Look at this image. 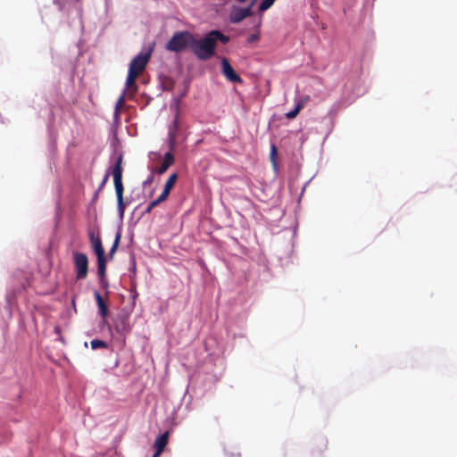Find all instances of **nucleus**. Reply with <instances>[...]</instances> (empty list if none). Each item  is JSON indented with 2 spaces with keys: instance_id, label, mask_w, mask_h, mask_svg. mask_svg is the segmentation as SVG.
I'll list each match as a JSON object with an SVG mask.
<instances>
[{
  "instance_id": "4468645a",
  "label": "nucleus",
  "mask_w": 457,
  "mask_h": 457,
  "mask_svg": "<svg viewBox=\"0 0 457 457\" xmlns=\"http://www.w3.org/2000/svg\"><path fill=\"white\" fill-rule=\"evenodd\" d=\"M277 156H278V148L274 144H272L270 145V160L272 166L275 170L278 167Z\"/></svg>"
},
{
  "instance_id": "dca6fc26",
  "label": "nucleus",
  "mask_w": 457,
  "mask_h": 457,
  "mask_svg": "<svg viewBox=\"0 0 457 457\" xmlns=\"http://www.w3.org/2000/svg\"><path fill=\"white\" fill-rule=\"evenodd\" d=\"M161 196H158L156 199L153 200L149 203L148 206L146 207L145 213H150L154 208H155L157 205H159L161 203L164 202Z\"/></svg>"
},
{
  "instance_id": "9b49d317",
  "label": "nucleus",
  "mask_w": 457,
  "mask_h": 457,
  "mask_svg": "<svg viewBox=\"0 0 457 457\" xmlns=\"http://www.w3.org/2000/svg\"><path fill=\"white\" fill-rule=\"evenodd\" d=\"M95 299L96 302V304L99 309V313L103 318H105L108 315V307L107 304L104 303L102 295L98 291H95L94 293Z\"/></svg>"
},
{
  "instance_id": "39448f33",
  "label": "nucleus",
  "mask_w": 457,
  "mask_h": 457,
  "mask_svg": "<svg viewBox=\"0 0 457 457\" xmlns=\"http://www.w3.org/2000/svg\"><path fill=\"white\" fill-rule=\"evenodd\" d=\"M179 121L178 118H175L172 126L169 129V149L170 151L164 154L163 161L161 166L157 169L159 174H163L174 162V155L172 152L177 146V133L179 131Z\"/></svg>"
},
{
  "instance_id": "ddd939ff",
  "label": "nucleus",
  "mask_w": 457,
  "mask_h": 457,
  "mask_svg": "<svg viewBox=\"0 0 457 457\" xmlns=\"http://www.w3.org/2000/svg\"><path fill=\"white\" fill-rule=\"evenodd\" d=\"M303 105L304 104H303V101L298 102L294 110L286 113V117L289 120L295 118L298 115V113L301 112V110L303 108Z\"/></svg>"
},
{
  "instance_id": "2eb2a0df",
  "label": "nucleus",
  "mask_w": 457,
  "mask_h": 457,
  "mask_svg": "<svg viewBox=\"0 0 457 457\" xmlns=\"http://www.w3.org/2000/svg\"><path fill=\"white\" fill-rule=\"evenodd\" d=\"M120 237H121V234L120 231H118L116 233V236H115V238H114V242L112 244V246L111 247L110 249V252H109V255L111 258H112L113 254L115 253L118 246H119V244H120Z\"/></svg>"
},
{
  "instance_id": "393cba45",
  "label": "nucleus",
  "mask_w": 457,
  "mask_h": 457,
  "mask_svg": "<svg viewBox=\"0 0 457 457\" xmlns=\"http://www.w3.org/2000/svg\"><path fill=\"white\" fill-rule=\"evenodd\" d=\"M55 331H56L57 333H59V331H60L59 328H55Z\"/></svg>"
},
{
  "instance_id": "bb28decb",
  "label": "nucleus",
  "mask_w": 457,
  "mask_h": 457,
  "mask_svg": "<svg viewBox=\"0 0 457 457\" xmlns=\"http://www.w3.org/2000/svg\"><path fill=\"white\" fill-rule=\"evenodd\" d=\"M76 2H78L79 0H75Z\"/></svg>"
},
{
  "instance_id": "412c9836",
  "label": "nucleus",
  "mask_w": 457,
  "mask_h": 457,
  "mask_svg": "<svg viewBox=\"0 0 457 457\" xmlns=\"http://www.w3.org/2000/svg\"><path fill=\"white\" fill-rule=\"evenodd\" d=\"M222 72L224 76L228 79V59H222Z\"/></svg>"
},
{
  "instance_id": "f03ea898",
  "label": "nucleus",
  "mask_w": 457,
  "mask_h": 457,
  "mask_svg": "<svg viewBox=\"0 0 457 457\" xmlns=\"http://www.w3.org/2000/svg\"><path fill=\"white\" fill-rule=\"evenodd\" d=\"M154 47V42L149 45L148 49L145 53H139L136 57L133 58L129 64V72L126 79V88L132 89L133 92L137 91V87L136 85V80L137 77L144 71L145 69L153 50Z\"/></svg>"
},
{
  "instance_id": "6ab92c4d",
  "label": "nucleus",
  "mask_w": 457,
  "mask_h": 457,
  "mask_svg": "<svg viewBox=\"0 0 457 457\" xmlns=\"http://www.w3.org/2000/svg\"><path fill=\"white\" fill-rule=\"evenodd\" d=\"M125 103V93H123L120 97L118 98L116 104H115V114L118 115L120 112V110L123 106Z\"/></svg>"
},
{
  "instance_id": "f3484780",
  "label": "nucleus",
  "mask_w": 457,
  "mask_h": 457,
  "mask_svg": "<svg viewBox=\"0 0 457 457\" xmlns=\"http://www.w3.org/2000/svg\"><path fill=\"white\" fill-rule=\"evenodd\" d=\"M92 349L107 348L108 345L106 342L100 339H94L90 342Z\"/></svg>"
},
{
  "instance_id": "b1692460",
  "label": "nucleus",
  "mask_w": 457,
  "mask_h": 457,
  "mask_svg": "<svg viewBox=\"0 0 457 457\" xmlns=\"http://www.w3.org/2000/svg\"><path fill=\"white\" fill-rule=\"evenodd\" d=\"M54 3L60 4V0H54Z\"/></svg>"
},
{
  "instance_id": "6e6552de",
  "label": "nucleus",
  "mask_w": 457,
  "mask_h": 457,
  "mask_svg": "<svg viewBox=\"0 0 457 457\" xmlns=\"http://www.w3.org/2000/svg\"><path fill=\"white\" fill-rule=\"evenodd\" d=\"M251 9L252 5H249L247 7H234L232 11L230 12V21L232 22H239L245 17L251 15Z\"/></svg>"
},
{
  "instance_id": "9d476101",
  "label": "nucleus",
  "mask_w": 457,
  "mask_h": 457,
  "mask_svg": "<svg viewBox=\"0 0 457 457\" xmlns=\"http://www.w3.org/2000/svg\"><path fill=\"white\" fill-rule=\"evenodd\" d=\"M177 179H178V175L176 173H172L169 177V179L165 182L164 188H163L162 194L159 195V196H161V198H162L163 200H167L171 189L173 188V187L176 183Z\"/></svg>"
},
{
  "instance_id": "a211bd4d",
  "label": "nucleus",
  "mask_w": 457,
  "mask_h": 457,
  "mask_svg": "<svg viewBox=\"0 0 457 457\" xmlns=\"http://www.w3.org/2000/svg\"><path fill=\"white\" fill-rule=\"evenodd\" d=\"M276 0H262L259 5V11L264 12L270 8Z\"/></svg>"
},
{
  "instance_id": "a878e982",
  "label": "nucleus",
  "mask_w": 457,
  "mask_h": 457,
  "mask_svg": "<svg viewBox=\"0 0 457 457\" xmlns=\"http://www.w3.org/2000/svg\"><path fill=\"white\" fill-rule=\"evenodd\" d=\"M239 2H245V0H238Z\"/></svg>"
},
{
  "instance_id": "423d86ee",
  "label": "nucleus",
  "mask_w": 457,
  "mask_h": 457,
  "mask_svg": "<svg viewBox=\"0 0 457 457\" xmlns=\"http://www.w3.org/2000/svg\"><path fill=\"white\" fill-rule=\"evenodd\" d=\"M72 256L76 279H85L88 274V258L87 254L80 252H73Z\"/></svg>"
},
{
  "instance_id": "aec40b11",
  "label": "nucleus",
  "mask_w": 457,
  "mask_h": 457,
  "mask_svg": "<svg viewBox=\"0 0 457 457\" xmlns=\"http://www.w3.org/2000/svg\"><path fill=\"white\" fill-rule=\"evenodd\" d=\"M230 82L233 83H243L240 76L234 71V69L230 66Z\"/></svg>"
},
{
  "instance_id": "1a4fd4ad",
  "label": "nucleus",
  "mask_w": 457,
  "mask_h": 457,
  "mask_svg": "<svg viewBox=\"0 0 457 457\" xmlns=\"http://www.w3.org/2000/svg\"><path fill=\"white\" fill-rule=\"evenodd\" d=\"M89 239L91 243L92 249L97 257L105 256V252L102 244V240L100 237L96 236L93 232L89 233Z\"/></svg>"
},
{
  "instance_id": "5701e85b",
  "label": "nucleus",
  "mask_w": 457,
  "mask_h": 457,
  "mask_svg": "<svg viewBox=\"0 0 457 457\" xmlns=\"http://www.w3.org/2000/svg\"><path fill=\"white\" fill-rule=\"evenodd\" d=\"M108 179H109V174L107 173V174H105V176H104L101 185L99 186V187L97 189V192L96 193V197L97 196L98 192L103 189V187H104V185L107 182Z\"/></svg>"
},
{
  "instance_id": "20e7f679",
  "label": "nucleus",
  "mask_w": 457,
  "mask_h": 457,
  "mask_svg": "<svg viewBox=\"0 0 457 457\" xmlns=\"http://www.w3.org/2000/svg\"><path fill=\"white\" fill-rule=\"evenodd\" d=\"M122 155H120L115 162L112 170V176L114 180V187L117 196L118 212L120 217L122 219L125 212V203L123 201V184H122Z\"/></svg>"
},
{
  "instance_id": "0eeeda50",
  "label": "nucleus",
  "mask_w": 457,
  "mask_h": 457,
  "mask_svg": "<svg viewBox=\"0 0 457 457\" xmlns=\"http://www.w3.org/2000/svg\"><path fill=\"white\" fill-rule=\"evenodd\" d=\"M169 431H166L162 435L159 436L154 444V448L155 449V452L153 455V457H160L164 449L166 448L168 442H169Z\"/></svg>"
},
{
  "instance_id": "7ed1b4c3",
  "label": "nucleus",
  "mask_w": 457,
  "mask_h": 457,
  "mask_svg": "<svg viewBox=\"0 0 457 457\" xmlns=\"http://www.w3.org/2000/svg\"><path fill=\"white\" fill-rule=\"evenodd\" d=\"M194 35L188 30L176 32L166 43V50L173 53H183L191 49Z\"/></svg>"
},
{
  "instance_id": "f8f14e48",
  "label": "nucleus",
  "mask_w": 457,
  "mask_h": 457,
  "mask_svg": "<svg viewBox=\"0 0 457 457\" xmlns=\"http://www.w3.org/2000/svg\"><path fill=\"white\" fill-rule=\"evenodd\" d=\"M97 272L100 279V283L103 284L105 280L106 274V257H97Z\"/></svg>"
},
{
  "instance_id": "4be33fe9",
  "label": "nucleus",
  "mask_w": 457,
  "mask_h": 457,
  "mask_svg": "<svg viewBox=\"0 0 457 457\" xmlns=\"http://www.w3.org/2000/svg\"><path fill=\"white\" fill-rule=\"evenodd\" d=\"M259 38H260L259 32H255L248 37L247 42H248V44H253V43L257 42L259 40Z\"/></svg>"
},
{
  "instance_id": "f257e3e1",
  "label": "nucleus",
  "mask_w": 457,
  "mask_h": 457,
  "mask_svg": "<svg viewBox=\"0 0 457 457\" xmlns=\"http://www.w3.org/2000/svg\"><path fill=\"white\" fill-rule=\"evenodd\" d=\"M218 38L224 43L228 41V37L220 33V30H211L209 34L201 38L194 36L190 51L200 61H207L215 54Z\"/></svg>"
}]
</instances>
